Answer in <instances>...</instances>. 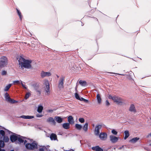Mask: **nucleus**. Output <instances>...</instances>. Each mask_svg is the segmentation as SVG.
Listing matches in <instances>:
<instances>
[{
    "label": "nucleus",
    "instance_id": "1",
    "mask_svg": "<svg viewBox=\"0 0 151 151\" xmlns=\"http://www.w3.org/2000/svg\"><path fill=\"white\" fill-rule=\"evenodd\" d=\"M19 64L21 66H31V65H36L35 61L30 60H26L22 56H18L17 58Z\"/></svg>",
    "mask_w": 151,
    "mask_h": 151
},
{
    "label": "nucleus",
    "instance_id": "2",
    "mask_svg": "<svg viewBox=\"0 0 151 151\" xmlns=\"http://www.w3.org/2000/svg\"><path fill=\"white\" fill-rule=\"evenodd\" d=\"M24 144L26 148L29 150H33L37 148V144L36 142L28 139L24 141Z\"/></svg>",
    "mask_w": 151,
    "mask_h": 151
},
{
    "label": "nucleus",
    "instance_id": "3",
    "mask_svg": "<svg viewBox=\"0 0 151 151\" xmlns=\"http://www.w3.org/2000/svg\"><path fill=\"white\" fill-rule=\"evenodd\" d=\"M108 97L110 99H111L114 102L117 104L122 105L124 103V101L122 98L117 96H112L109 95Z\"/></svg>",
    "mask_w": 151,
    "mask_h": 151
},
{
    "label": "nucleus",
    "instance_id": "4",
    "mask_svg": "<svg viewBox=\"0 0 151 151\" xmlns=\"http://www.w3.org/2000/svg\"><path fill=\"white\" fill-rule=\"evenodd\" d=\"M43 88L45 95H48L50 93V83L49 81L47 80H44L43 83Z\"/></svg>",
    "mask_w": 151,
    "mask_h": 151
},
{
    "label": "nucleus",
    "instance_id": "5",
    "mask_svg": "<svg viewBox=\"0 0 151 151\" xmlns=\"http://www.w3.org/2000/svg\"><path fill=\"white\" fill-rule=\"evenodd\" d=\"M0 66H4L6 65L8 63V59L6 57L2 56L0 58Z\"/></svg>",
    "mask_w": 151,
    "mask_h": 151
},
{
    "label": "nucleus",
    "instance_id": "6",
    "mask_svg": "<svg viewBox=\"0 0 151 151\" xmlns=\"http://www.w3.org/2000/svg\"><path fill=\"white\" fill-rule=\"evenodd\" d=\"M102 125H99L96 126L95 129L94 133L96 135H98L99 133V130L101 128Z\"/></svg>",
    "mask_w": 151,
    "mask_h": 151
},
{
    "label": "nucleus",
    "instance_id": "7",
    "mask_svg": "<svg viewBox=\"0 0 151 151\" xmlns=\"http://www.w3.org/2000/svg\"><path fill=\"white\" fill-rule=\"evenodd\" d=\"M100 139L102 140H105L107 138V134L106 133H101L99 135Z\"/></svg>",
    "mask_w": 151,
    "mask_h": 151
},
{
    "label": "nucleus",
    "instance_id": "8",
    "mask_svg": "<svg viewBox=\"0 0 151 151\" xmlns=\"http://www.w3.org/2000/svg\"><path fill=\"white\" fill-rule=\"evenodd\" d=\"M119 137H115L113 135L110 136V139L111 141L113 143L116 142L119 139Z\"/></svg>",
    "mask_w": 151,
    "mask_h": 151
},
{
    "label": "nucleus",
    "instance_id": "9",
    "mask_svg": "<svg viewBox=\"0 0 151 151\" xmlns=\"http://www.w3.org/2000/svg\"><path fill=\"white\" fill-rule=\"evenodd\" d=\"M5 133L4 132V134L3 135L2 134H1L0 137H1V138L0 137V139H3V141L4 142H8L9 140V139L8 137L7 136H5Z\"/></svg>",
    "mask_w": 151,
    "mask_h": 151
},
{
    "label": "nucleus",
    "instance_id": "10",
    "mask_svg": "<svg viewBox=\"0 0 151 151\" xmlns=\"http://www.w3.org/2000/svg\"><path fill=\"white\" fill-rule=\"evenodd\" d=\"M51 75V74L50 72H45L42 71L41 73V76L42 77L46 76H50Z\"/></svg>",
    "mask_w": 151,
    "mask_h": 151
},
{
    "label": "nucleus",
    "instance_id": "11",
    "mask_svg": "<svg viewBox=\"0 0 151 151\" xmlns=\"http://www.w3.org/2000/svg\"><path fill=\"white\" fill-rule=\"evenodd\" d=\"M54 119L58 123H61L63 120V119L60 116H56L55 117Z\"/></svg>",
    "mask_w": 151,
    "mask_h": 151
},
{
    "label": "nucleus",
    "instance_id": "12",
    "mask_svg": "<svg viewBox=\"0 0 151 151\" xmlns=\"http://www.w3.org/2000/svg\"><path fill=\"white\" fill-rule=\"evenodd\" d=\"M18 137L16 135H12L10 136V139L12 142H14L17 139Z\"/></svg>",
    "mask_w": 151,
    "mask_h": 151
},
{
    "label": "nucleus",
    "instance_id": "13",
    "mask_svg": "<svg viewBox=\"0 0 151 151\" xmlns=\"http://www.w3.org/2000/svg\"><path fill=\"white\" fill-rule=\"evenodd\" d=\"M47 122H48L52 123L54 125H55L56 123L54 119L52 117L48 118L47 120Z\"/></svg>",
    "mask_w": 151,
    "mask_h": 151
},
{
    "label": "nucleus",
    "instance_id": "14",
    "mask_svg": "<svg viewBox=\"0 0 151 151\" xmlns=\"http://www.w3.org/2000/svg\"><path fill=\"white\" fill-rule=\"evenodd\" d=\"M129 110L130 111L134 113L136 112V110L135 108V106L134 104H132L131 105L129 108Z\"/></svg>",
    "mask_w": 151,
    "mask_h": 151
},
{
    "label": "nucleus",
    "instance_id": "15",
    "mask_svg": "<svg viewBox=\"0 0 151 151\" xmlns=\"http://www.w3.org/2000/svg\"><path fill=\"white\" fill-rule=\"evenodd\" d=\"M96 99L98 104H101L102 102V99L101 95L99 93H98L97 95Z\"/></svg>",
    "mask_w": 151,
    "mask_h": 151
},
{
    "label": "nucleus",
    "instance_id": "16",
    "mask_svg": "<svg viewBox=\"0 0 151 151\" xmlns=\"http://www.w3.org/2000/svg\"><path fill=\"white\" fill-rule=\"evenodd\" d=\"M17 140L20 143H22L23 142L24 143V141L26 140V139L24 137H18Z\"/></svg>",
    "mask_w": 151,
    "mask_h": 151
},
{
    "label": "nucleus",
    "instance_id": "17",
    "mask_svg": "<svg viewBox=\"0 0 151 151\" xmlns=\"http://www.w3.org/2000/svg\"><path fill=\"white\" fill-rule=\"evenodd\" d=\"M20 118H22L24 119H32L34 118L33 116H24L23 115L20 117Z\"/></svg>",
    "mask_w": 151,
    "mask_h": 151
},
{
    "label": "nucleus",
    "instance_id": "18",
    "mask_svg": "<svg viewBox=\"0 0 151 151\" xmlns=\"http://www.w3.org/2000/svg\"><path fill=\"white\" fill-rule=\"evenodd\" d=\"M68 121L70 124H73L74 123L73 118L71 116L68 117Z\"/></svg>",
    "mask_w": 151,
    "mask_h": 151
},
{
    "label": "nucleus",
    "instance_id": "19",
    "mask_svg": "<svg viewBox=\"0 0 151 151\" xmlns=\"http://www.w3.org/2000/svg\"><path fill=\"white\" fill-rule=\"evenodd\" d=\"M64 80L63 78H62L60 79L59 84V87L60 88H63Z\"/></svg>",
    "mask_w": 151,
    "mask_h": 151
},
{
    "label": "nucleus",
    "instance_id": "20",
    "mask_svg": "<svg viewBox=\"0 0 151 151\" xmlns=\"http://www.w3.org/2000/svg\"><path fill=\"white\" fill-rule=\"evenodd\" d=\"M92 149L95 151H103V150L98 146L92 147Z\"/></svg>",
    "mask_w": 151,
    "mask_h": 151
},
{
    "label": "nucleus",
    "instance_id": "21",
    "mask_svg": "<svg viewBox=\"0 0 151 151\" xmlns=\"http://www.w3.org/2000/svg\"><path fill=\"white\" fill-rule=\"evenodd\" d=\"M139 139V138L137 137H134L130 140V142L132 143H135Z\"/></svg>",
    "mask_w": 151,
    "mask_h": 151
},
{
    "label": "nucleus",
    "instance_id": "22",
    "mask_svg": "<svg viewBox=\"0 0 151 151\" xmlns=\"http://www.w3.org/2000/svg\"><path fill=\"white\" fill-rule=\"evenodd\" d=\"M50 138L51 140H55L57 139L56 135L54 134H52L50 135Z\"/></svg>",
    "mask_w": 151,
    "mask_h": 151
},
{
    "label": "nucleus",
    "instance_id": "23",
    "mask_svg": "<svg viewBox=\"0 0 151 151\" xmlns=\"http://www.w3.org/2000/svg\"><path fill=\"white\" fill-rule=\"evenodd\" d=\"M63 127L65 129H68L70 128V124L69 123H65L63 124Z\"/></svg>",
    "mask_w": 151,
    "mask_h": 151
},
{
    "label": "nucleus",
    "instance_id": "24",
    "mask_svg": "<svg viewBox=\"0 0 151 151\" xmlns=\"http://www.w3.org/2000/svg\"><path fill=\"white\" fill-rule=\"evenodd\" d=\"M43 109V107L42 105H39L38 106L37 111L39 113H41Z\"/></svg>",
    "mask_w": 151,
    "mask_h": 151
},
{
    "label": "nucleus",
    "instance_id": "25",
    "mask_svg": "<svg viewBox=\"0 0 151 151\" xmlns=\"http://www.w3.org/2000/svg\"><path fill=\"white\" fill-rule=\"evenodd\" d=\"M124 139H126L129 135V132L128 131H125L124 132Z\"/></svg>",
    "mask_w": 151,
    "mask_h": 151
},
{
    "label": "nucleus",
    "instance_id": "26",
    "mask_svg": "<svg viewBox=\"0 0 151 151\" xmlns=\"http://www.w3.org/2000/svg\"><path fill=\"white\" fill-rule=\"evenodd\" d=\"M12 85V84H9L7 86H6L5 88H4V91H6L9 90V88H10V87Z\"/></svg>",
    "mask_w": 151,
    "mask_h": 151
},
{
    "label": "nucleus",
    "instance_id": "27",
    "mask_svg": "<svg viewBox=\"0 0 151 151\" xmlns=\"http://www.w3.org/2000/svg\"><path fill=\"white\" fill-rule=\"evenodd\" d=\"M31 67H21L20 68L21 71L24 72L27 69L30 68Z\"/></svg>",
    "mask_w": 151,
    "mask_h": 151
},
{
    "label": "nucleus",
    "instance_id": "28",
    "mask_svg": "<svg viewBox=\"0 0 151 151\" xmlns=\"http://www.w3.org/2000/svg\"><path fill=\"white\" fill-rule=\"evenodd\" d=\"M4 96L6 100L8 101L11 100L9 94L7 93H6L5 94Z\"/></svg>",
    "mask_w": 151,
    "mask_h": 151
},
{
    "label": "nucleus",
    "instance_id": "29",
    "mask_svg": "<svg viewBox=\"0 0 151 151\" xmlns=\"http://www.w3.org/2000/svg\"><path fill=\"white\" fill-rule=\"evenodd\" d=\"M88 123H86L85 125H84L83 127V129L85 131H86L88 130Z\"/></svg>",
    "mask_w": 151,
    "mask_h": 151
},
{
    "label": "nucleus",
    "instance_id": "30",
    "mask_svg": "<svg viewBox=\"0 0 151 151\" xmlns=\"http://www.w3.org/2000/svg\"><path fill=\"white\" fill-rule=\"evenodd\" d=\"M75 127L76 129L80 130L82 128V126L79 124H76L75 125Z\"/></svg>",
    "mask_w": 151,
    "mask_h": 151
},
{
    "label": "nucleus",
    "instance_id": "31",
    "mask_svg": "<svg viewBox=\"0 0 151 151\" xmlns=\"http://www.w3.org/2000/svg\"><path fill=\"white\" fill-rule=\"evenodd\" d=\"M79 83L80 84L83 86L86 85V81H83L81 80L79 81Z\"/></svg>",
    "mask_w": 151,
    "mask_h": 151
},
{
    "label": "nucleus",
    "instance_id": "32",
    "mask_svg": "<svg viewBox=\"0 0 151 151\" xmlns=\"http://www.w3.org/2000/svg\"><path fill=\"white\" fill-rule=\"evenodd\" d=\"M75 97L78 100H79L80 101H81V98L80 97L79 95L77 93H75Z\"/></svg>",
    "mask_w": 151,
    "mask_h": 151
},
{
    "label": "nucleus",
    "instance_id": "33",
    "mask_svg": "<svg viewBox=\"0 0 151 151\" xmlns=\"http://www.w3.org/2000/svg\"><path fill=\"white\" fill-rule=\"evenodd\" d=\"M17 13H18V15H19V17L21 20L22 19V16L21 15V13L19 10L18 9H17Z\"/></svg>",
    "mask_w": 151,
    "mask_h": 151
},
{
    "label": "nucleus",
    "instance_id": "34",
    "mask_svg": "<svg viewBox=\"0 0 151 151\" xmlns=\"http://www.w3.org/2000/svg\"><path fill=\"white\" fill-rule=\"evenodd\" d=\"M111 132L114 135H116L118 133L114 129H112Z\"/></svg>",
    "mask_w": 151,
    "mask_h": 151
},
{
    "label": "nucleus",
    "instance_id": "35",
    "mask_svg": "<svg viewBox=\"0 0 151 151\" xmlns=\"http://www.w3.org/2000/svg\"><path fill=\"white\" fill-rule=\"evenodd\" d=\"M21 81H13V83L14 84H19L21 83Z\"/></svg>",
    "mask_w": 151,
    "mask_h": 151
},
{
    "label": "nucleus",
    "instance_id": "36",
    "mask_svg": "<svg viewBox=\"0 0 151 151\" xmlns=\"http://www.w3.org/2000/svg\"><path fill=\"white\" fill-rule=\"evenodd\" d=\"M7 74V72L5 70H3L1 73V74L3 76L6 75Z\"/></svg>",
    "mask_w": 151,
    "mask_h": 151
},
{
    "label": "nucleus",
    "instance_id": "37",
    "mask_svg": "<svg viewBox=\"0 0 151 151\" xmlns=\"http://www.w3.org/2000/svg\"><path fill=\"white\" fill-rule=\"evenodd\" d=\"M79 121L81 123H83L84 122V119L83 118H80L79 119Z\"/></svg>",
    "mask_w": 151,
    "mask_h": 151
},
{
    "label": "nucleus",
    "instance_id": "38",
    "mask_svg": "<svg viewBox=\"0 0 151 151\" xmlns=\"http://www.w3.org/2000/svg\"><path fill=\"white\" fill-rule=\"evenodd\" d=\"M21 84L22 87L25 89H27V87L25 86V84L23 83L22 81H21Z\"/></svg>",
    "mask_w": 151,
    "mask_h": 151
},
{
    "label": "nucleus",
    "instance_id": "39",
    "mask_svg": "<svg viewBox=\"0 0 151 151\" xmlns=\"http://www.w3.org/2000/svg\"><path fill=\"white\" fill-rule=\"evenodd\" d=\"M30 95V93H27L25 95V99H27V98H28L29 97Z\"/></svg>",
    "mask_w": 151,
    "mask_h": 151
},
{
    "label": "nucleus",
    "instance_id": "40",
    "mask_svg": "<svg viewBox=\"0 0 151 151\" xmlns=\"http://www.w3.org/2000/svg\"><path fill=\"white\" fill-rule=\"evenodd\" d=\"M8 101L12 103H14L17 102V101H15L14 100L12 99H11L9 101Z\"/></svg>",
    "mask_w": 151,
    "mask_h": 151
},
{
    "label": "nucleus",
    "instance_id": "41",
    "mask_svg": "<svg viewBox=\"0 0 151 151\" xmlns=\"http://www.w3.org/2000/svg\"><path fill=\"white\" fill-rule=\"evenodd\" d=\"M81 101H83L85 102L88 103V100L87 99H86L83 98H81Z\"/></svg>",
    "mask_w": 151,
    "mask_h": 151
},
{
    "label": "nucleus",
    "instance_id": "42",
    "mask_svg": "<svg viewBox=\"0 0 151 151\" xmlns=\"http://www.w3.org/2000/svg\"><path fill=\"white\" fill-rule=\"evenodd\" d=\"M42 116V114H37L36 115V116L37 117H41Z\"/></svg>",
    "mask_w": 151,
    "mask_h": 151
},
{
    "label": "nucleus",
    "instance_id": "43",
    "mask_svg": "<svg viewBox=\"0 0 151 151\" xmlns=\"http://www.w3.org/2000/svg\"><path fill=\"white\" fill-rule=\"evenodd\" d=\"M76 68H74L76 70H79L80 69H81V68L80 67H75Z\"/></svg>",
    "mask_w": 151,
    "mask_h": 151
},
{
    "label": "nucleus",
    "instance_id": "44",
    "mask_svg": "<svg viewBox=\"0 0 151 151\" xmlns=\"http://www.w3.org/2000/svg\"><path fill=\"white\" fill-rule=\"evenodd\" d=\"M106 105L107 106H109L110 105V103L109 102V101L107 100H106Z\"/></svg>",
    "mask_w": 151,
    "mask_h": 151
},
{
    "label": "nucleus",
    "instance_id": "45",
    "mask_svg": "<svg viewBox=\"0 0 151 151\" xmlns=\"http://www.w3.org/2000/svg\"><path fill=\"white\" fill-rule=\"evenodd\" d=\"M47 111L48 112H53V110L50 109V110H47Z\"/></svg>",
    "mask_w": 151,
    "mask_h": 151
},
{
    "label": "nucleus",
    "instance_id": "46",
    "mask_svg": "<svg viewBox=\"0 0 151 151\" xmlns=\"http://www.w3.org/2000/svg\"><path fill=\"white\" fill-rule=\"evenodd\" d=\"M151 137V132L150 133V134H148V135L147 136V137Z\"/></svg>",
    "mask_w": 151,
    "mask_h": 151
},
{
    "label": "nucleus",
    "instance_id": "47",
    "mask_svg": "<svg viewBox=\"0 0 151 151\" xmlns=\"http://www.w3.org/2000/svg\"><path fill=\"white\" fill-rule=\"evenodd\" d=\"M75 90L76 91V92H77V86H76V88H75Z\"/></svg>",
    "mask_w": 151,
    "mask_h": 151
},
{
    "label": "nucleus",
    "instance_id": "48",
    "mask_svg": "<svg viewBox=\"0 0 151 151\" xmlns=\"http://www.w3.org/2000/svg\"><path fill=\"white\" fill-rule=\"evenodd\" d=\"M95 19H96V20H98V19H97V18H95Z\"/></svg>",
    "mask_w": 151,
    "mask_h": 151
},
{
    "label": "nucleus",
    "instance_id": "49",
    "mask_svg": "<svg viewBox=\"0 0 151 151\" xmlns=\"http://www.w3.org/2000/svg\"><path fill=\"white\" fill-rule=\"evenodd\" d=\"M70 151H74L73 150H70Z\"/></svg>",
    "mask_w": 151,
    "mask_h": 151
},
{
    "label": "nucleus",
    "instance_id": "50",
    "mask_svg": "<svg viewBox=\"0 0 151 151\" xmlns=\"http://www.w3.org/2000/svg\"><path fill=\"white\" fill-rule=\"evenodd\" d=\"M83 24H82V26H83Z\"/></svg>",
    "mask_w": 151,
    "mask_h": 151
},
{
    "label": "nucleus",
    "instance_id": "51",
    "mask_svg": "<svg viewBox=\"0 0 151 151\" xmlns=\"http://www.w3.org/2000/svg\"><path fill=\"white\" fill-rule=\"evenodd\" d=\"M83 24H82V26H83Z\"/></svg>",
    "mask_w": 151,
    "mask_h": 151
},
{
    "label": "nucleus",
    "instance_id": "52",
    "mask_svg": "<svg viewBox=\"0 0 151 151\" xmlns=\"http://www.w3.org/2000/svg\"><path fill=\"white\" fill-rule=\"evenodd\" d=\"M122 75H123V76H124V74H122Z\"/></svg>",
    "mask_w": 151,
    "mask_h": 151
},
{
    "label": "nucleus",
    "instance_id": "53",
    "mask_svg": "<svg viewBox=\"0 0 151 151\" xmlns=\"http://www.w3.org/2000/svg\"><path fill=\"white\" fill-rule=\"evenodd\" d=\"M10 151H14L13 150H11Z\"/></svg>",
    "mask_w": 151,
    "mask_h": 151
}]
</instances>
